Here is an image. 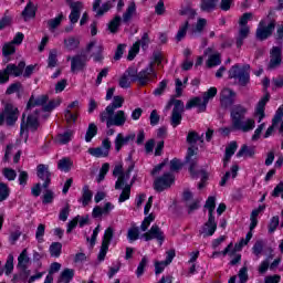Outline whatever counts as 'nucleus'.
Segmentation results:
<instances>
[{"label":"nucleus","mask_w":283,"mask_h":283,"mask_svg":"<svg viewBox=\"0 0 283 283\" xmlns=\"http://www.w3.org/2000/svg\"><path fill=\"white\" fill-rule=\"evenodd\" d=\"M247 112V107L242 105L233 106L230 113L231 127L221 128V133L224 134V136H229L231 132H242L243 134H248V132H253V129H255V119L247 118L244 120Z\"/></svg>","instance_id":"f257e3e1"},{"label":"nucleus","mask_w":283,"mask_h":283,"mask_svg":"<svg viewBox=\"0 0 283 283\" xmlns=\"http://www.w3.org/2000/svg\"><path fill=\"white\" fill-rule=\"evenodd\" d=\"M154 220H156V216L154 213H150L144 218L139 227L140 231L144 232V234H142V238H144L145 242L156 240L158 244L163 247V242H165V231H163V229L158 224L151 226V222H154Z\"/></svg>","instance_id":"f03ea898"},{"label":"nucleus","mask_w":283,"mask_h":283,"mask_svg":"<svg viewBox=\"0 0 283 283\" xmlns=\"http://www.w3.org/2000/svg\"><path fill=\"white\" fill-rule=\"evenodd\" d=\"M216 94H218V88L210 87L207 92L202 94V98L195 97L190 99L186 104V109L197 107L199 114L202 112H207V105H209V102L216 97Z\"/></svg>","instance_id":"7ed1b4c3"},{"label":"nucleus","mask_w":283,"mask_h":283,"mask_svg":"<svg viewBox=\"0 0 283 283\" xmlns=\"http://www.w3.org/2000/svg\"><path fill=\"white\" fill-rule=\"evenodd\" d=\"M101 123H106V127H124L127 123V113L125 111L111 112L108 114H99Z\"/></svg>","instance_id":"20e7f679"},{"label":"nucleus","mask_w":283,"mask_h":283,"mask_svg":"<svg viewBox=\"0 0 283 283\" xmlns=\"http://www.w3.org/2000/svg\"><path fill=\"white\" fill-rule=\"evenodd\" d=\"M251 66L249 64L240 67L239 65H234L229 71V78H237L239 84L244 86L249 85L251 81L250 71Z\"/></svg>","instance_id":"39448f33"},{"label":"nucleus","mask_w":283,"mask_h":283,"mask_svg":"<svg viewBox=\"0 0 283 283\" xmlns=\"http://www.w3.org/2000/svg\"><path fill=\"white\" fill-rule=\"evenodd\" d=\"M174 105L171 116H170V125L176 129L180 123H182V114H185V103L180 99H171L168 105L167 109Z\"/></svg>","instance_id":"423d86ee"},{"label":"nucleus","mask_w":283,"mask_h":283,"mask_svg":"<svg viewBox=\"0 0 283 283\" xmlns=\"http://www.w3.org/2000/svg\"><path fill=\"white\" fill-rule=\"evenodd\" d=\"M19 120V108L12 104H6L4 111L0 114V125L7 123L12 126Z\"/></svg>","instance_id":"0eeeda50"},{"label":"nucleus","mask_w":283,"mask_h":283,"mask_svg":"<svg viewBox=\"0 0 283 283\" xmlns=\"http://www.w3.org/2000/svg\"><path fill=\"white\" fill-rule=\"evenodd\" d=\"M156 71L154 70V64L150 63L146 69L142 70L139 73L135 71V81H138L139 85H147L151 83L153 78H156Z\"/></svg>","instance_id":"6e6552de"},{"label":"nucleus","mask_w":283,"mask_h":283,"mask_svg":"<svg viewBox=\"0 0 283 283\" xmlns=\"http://www.w3.org/2000/svg\"><path fill=\"white\" fill-rule=\"evenodd\" d=\"M129 174H132V167L128 168L127 171L123 170V165L118 164L115 166L113 170V176L117 177V181L115 182V189H123L125 187V182L129 180Z\"/></svg>","instance_id":"1a4fd4ad"},{"label":"nucleus","mask_w":283,"mask_h":283,"mask_svg":"<svg viewBox=\"0 0 283 283\" xmlns=\"http://www.w3.org/2000/svg\"><path fill=\"white\" fill-rule=\"evenodd\" d=\"M112 238H114V228L109 227L105 230L104 237L102 240V245L98 253L99 262L105 260V255H107V251H109V244L112 242Z\"/></svg>","instance_id":"9d476101"},{"label":"nucleus","mask_w":283,"mask_h":283,"mask_svg":"<svg viewBox=\"0 0 283 283\" xmlns=\"http://www.w3.org/2000/svg\"><path fill=\"white\" fill-rule=\"evenodd\" d=\"M66 61H71V72L73 74L83 72L87 66V57L85 55L77 54L74 56H67Z\"/></svg>","instance_id":"9b49d317"},{"label":"nucleus","mask_w":283,"mask_h":283,"mask_svg":"<svg viewBox=\"0 0 283 283\" xmlns=\"http://www.w3.org/2000/svg\"><path fill=\"white\" fill-rule=\"evenodd\" d=\"M274 30H275V22H271L266 27V22L264 20H261L259 23V28L256 29V39H259V41H264L269 39L271 34H273Z\"/></svg>","instance_id":"f8f14e48"},{"label":"nucleus","mask_w":283,"mask_h":283,"mask_svg":"<svg viewBox=\"0 0 283 283\" xmlns=\"http://www.w3.org/2000/svg\"><path fill=\"white\" fill-rule=\"evenodd\" d=\"M136 140V134L129 133L127 135L119 133L116 135L114 145H115V151H120L125 145H129L130 143H134Z\"/></svg>","instance_id":"ddd939ff"},{"label":"nucleus","mask_w":283,"mask_h":283,"mask_svg":"<svg viewBox=\"0 0 283 283\" xmlns=\"http://www.w3.org/2000/svg\"><path fill=\"white\" fill-rule=\"evenodd\" d=\"M86 51L91 53L95 63L103 61V44L97 41H92L87 44Z\"/></svg>","instance_id":"4468645a"},{"label":"nucleus","mask_w":283,"mask_h":283,"mask_svg":"<svg viewBox=\"0 0 283 283\" xmlns=\"http://www.w3.org/2000/svg\"><path fill=\"white\" fill-rule=\"evenodd\" d=\"M69 8L71 9L69 19L71 24L74 25V23H78V20L81 19V12H83L84 4L82 1L69 2Z\"/></svg>","instance_id":"2eb2a0df"},{"label":"nucleus","mask_w":283,"mask_h":283,"mask_svg":"<svg viewBox=\"0 0 283 283\" xmlns=\"http://www.w3.org/2000/svg\"><path fill=\"white\" fill-rule=\"evenodd\" d=\"M134 82H136V69H128L119 78V87L127 90Z\"/></svg>","instance_id":"dca6fc26"},{"label":"nucleus","mask_w":283,"mask_h":283,"mask_svg":"<svg viewBox=\"0 0 283 283\" xmlns=\"http://www.w3.org/2000/svg\"><path fill=\"white\" fill-rule=\"evenodd\" d=\"M216 229H218L216 217H208V221L200 230V235H202V238H210L211 235H213V233H216Z\"/></svg>","instance_id":"f3484780"},{"label":"nucleus","mask_w":283,"mask_h":283,"mask_svg":"<svg viewBox=\"0 0 283 283\" xmlns=\"http://www.w3.org/2000/svg\"><path fill=\"white\" fill-rule=\"evenodd\" d=\"M220 103L223 107H231L235 103V92L231 88H223L220 93Z\"/></svg>","instance_id":"a211bd4d"},{"label":"nucleus","mask_w":283,"mask_h":283,"mask_svg":"<svg viewBox=\"0 0 283 283\" xmlns=\"http://www.w3.org/2000/svg\"><path fill=\"white\" fill-rule=\"evenodd\" d=\"M205 56H208L206 62L207 67H218L222 63V59L218 52H213V49L208 48L203 52Z\"/></svg>","instance_id":"6ab92c4d"},{"label":"nucleus","mask_w":283,"mask_h":283,"mask_svg":"<svg viewBox=\"0 0 283 283\" xmlns=\"http://www.w3.org/2000/svg\"><path fill=\"white\" fill-rule=\"evenodd\" d=\"M271 98V95L265 94L258 103L254 112V116L258 120V123H262L264 120V117L266 114L264 113V109L266 107V103H269V99Z\"/></svg>","instance_id":"aec40b11"},{"label":"nucleus","mask_w":283,"mask_h":283,"mask_svg":"<svg viewBox=\"0 0 283 283\" xmlns=\"http://www.w3.org/2000/svg\"><path fill=\"white\" fill-rule=\"evenodd\" d=\"M39 128V115H29L25 122V115H22L21 132L24 129H31L36 132Z\"/></svg>","instance_id":"412c9836"},{"label":"nucleus","mask_w":283,"mask_h":283,"mask_svg":"<svg viewBox=\"0 0 283 283\" xmlns=\"http://www.w3.org/2000/svg\"><path fill=\"white\" fill-rule=\"evenodd\" d=\"M174 184V176L171 174H165L163 177L155 180V189L156 191H165V189H169Z\"/></svg>","instance_id":"4be33fe9"},{"label":"nucleus","mask_w":283,"mask_h":283,"mask_svg":"<svg viewBox=\"0 0 283 283\" xmlns=\"http://www.w3.org/2000/svg\"><path fill=\"white\" fill-rule=\"evenodd\" d=\"M281 64H282V49L274 46L272 48V51H271L269 69L275 70V67H280Z\"/></svg>","instance_id":"5701e85b"},{"label":"nucleus","mask_w":283,"mask_h":283,"mask_svg":"<svg viewBox=\"0 0 283 283\" xmlns=\"http://www.w3.org/2000/svg\"><path fill=\"white\" fill-rule=\"evenodd\" d=\"M102 1L103 0L93 1V12L95 13V17H103V14L112 10V2L107 1L101 6Z\"/></svg>","instance_id":"b1692460"},{"label":"nucleus","mask_w":283,"mask_h":283,"mask_svg":"<svg viewBox=\"0 0 283 283\" xmlns=\"http://www.w3.org/2000/svg\"><path fill=\"white\" fill-rule=\"evenodd\" d=\"M23 70H25V62H19V64H8L4 69L7 76H15L19 77L23 74Z\"/></svg>","instance_id":"393cba45"},{"label":"nucleus","mask_w":283,"mask_h":283,"mask_svg":"<svg viewBox=\"0 0 283 283\" xmlns=\"http://www.w3.org/2000/svg\"><path fill=\"white\" fill-rule=\"evenodd\" d=\"M282 117H283V105H281L273 119H272V125L266 129L265 134H264V138H269L270 136H272L275 127H277V124L282 120Z\"/></svg>","instance_id":"a878e982"},{"label":"nucleus","mask_w":283,"mask_h":283,"mask_svg":"<svg viewBox=\"0 0 283 283\" xmlns=\"http://www.w3.org/2000/svg\"><path fill=\"white\" fill-rule=\"evenodd\" d=\"M38 177L40 178V180H44L43 188L48 189L51 182L50 170H48V166L43 164H40L38 166Z\"/></svg>","instance_id":"bb28decb"},{"label":"nucleus","mask_w":283,"mask_h":283,"mask_svg":"<svg viewBox=\"0 0 283 283\" xmlns=\"http://www.w3.org/2000/svg\"><path fill=\"white\" fill-rule=\"evenodd\" d=\"M124 103L125 98L123 96H114L113 102L102 113L109 114L111 112H116V109H120V107H123Z\"/></svg>","instance_id":"cd10ccee"},{"label":"nucleus","mask_w":283,"mask_h":283,"mask_svg":"<svg viewBox=\"0 0 283 283\" xmlns=\"http://www.w3.org/2000/svg\"><path fill=\"white\" fill-rule=\"evenodd\" d=\"M31 263L32 261L28 255V249L22 250V252L18 256V269H20V271H25Z\"/></svg>","instance_id":"c85d7f7f"},{"label":"nucleus","mask_w":283,"mask_h":283,"mask_svg":"<svg viewBox=\"0 0 283 283\" xmlns=\"http://www.w3.org/2000/svg\"><path fill=\"white\" fill-rule=\"evenodd\" d=\"M49 99L50 97H48V95H40L38 98H34V96H31L27 105V109H32V107H39V106L45 107V103H48Z\"/></svg>","instance_id":"c756f323"},{"label":"nucleus","mask_w":283,"mask_h":283,"mask_svg":"<svg viewBox=\"0 0 283 283\" xmlns=\"http://www.w3.org/2000/svg\"><path fill=\"white\" fill-rule=\"evenodd\" d=\"M238 149V143L237 142H231L227 148H226V155L223 158V167H227L231 160V156H233V154H235Z\"/></svg>","instance_id":"7c9ffc66"},{"label":"nucleus","mask_w":283,"mask_h":283,"mask_svg":"<svg viewBox=\"0 0 283 283\" xmlns=\"http://www.w3.org/2000/svg\"><path fill=\"white\" fill-rule=\"evenodd\" d=\"M205 25H207V19L205 18H199L197 21V24L195 29H192L189 34L191 39L198 38L199 34H202V31L205 30Z\"/></svg>","instance_id":"2f4dec72"},{"label":"nucleus","mask_w":283,"mask_h":283,"mask_svg":"<svg viewBox=\"0 0 283 283\" xmlns=\"http://www.w3.org/2000/svg\"><path fill=\"white\" fill-rule=\"evenodd\" d=\"M22 17L24 21H30V19H34L36 17V6H34V3L32 2H29L22 11Z\"/></svg>","instance_id":"473e14b6"},{"label":"nucleus","mask_w":283,"mask_h":283,"mask_svg":"<svg viewBox=\"0 0 283 283\" xmlns=\"http://www.w3.org/2000/svg\"><path fill=\"white\" fill-rule=\"evenodd\" d=\"M78 45H81L78 38L70 36L64 39V49H66L67 52H74V50H78Z\"/></svg>","instance_id":"72a5a7b5"},{"label":"nucleus","mask_w":283,"mask_h":283,"mask_svg":"<svg viewBox=\"0 0 283 283\" xmlns=\"http://www.w3.org/2000/svg\"><path fill=\"white\" fill-rule=\"evenodd\" d=\"M255 156V147L243 145L237 153L238 158H253Z\"/></svg>","instance_id":"f704fd0d"},{"label":"nucleus","mask_w":283,"mask_h":283,"mask_svg":"<svg viewBox=\"0 0 283 283\" xmlns=\"http://www.w3.org/2000/svg\"><path fill=\"white\" fill-rule=\"evenodd\" d=\"M197 151H198V148H196V147H189L188 148V151H187V156H186V160H187V163H189V165H190V168H189V171H190V174L193 176V169H195V167H196V160H193L192 158H193V156H196V154H197Z\"/></svg>","instance_id":"c9c22d12"},{"label":"nucleus","mask_w":283,"mask_h":283,"mask_svg":"<svg viewBox=\"0 0 283 283\" xmlns=\"http://www.w3.org/2000/svg\"><path fill=\"white\" fill-rule=\"evenodd\" d=\"M251 29L249 27H240L239 33L237 35V48L244 45V39L249 36Z\"/></svg>","instance_id":"e433bc0d"},{"label":"nucleus","mask_w":283,"mask_h":283,"mask_svg":"<svg viewBox=\"0 0 283 283\" xmlns=\"http://www.w3.org/2000/svg\"><path fill=\"white\" fill-rule=\"evenodd\" d=\"M94 193H92V190H90V186H84L82 190V198L80 199V202H82L83 207H87L90 202H92Z\"/></svg>","instance_id":"4c0bfd02"},{"label":"nucleus","mask_w":283,"mask_h":283,"mask_svg":"<svg viewBox=\"0 0 283 283\" xmlns=\"http://www.w3.org/2000/svg\"><path fill=\"white\" fill-rule=\"evenodd\" d=\"M74 280V270L64 269L60 275L59 283H71Z\"/></svg>","instance_id":"58836bf2"},{"label":"nucleus","mask_w":283,"mask_h":283,"mask_svg":"<svg viewBox=\"0 0 283 283\" xmlns=\"http://www.w3.org/2000/svg\"><path fill=\"white\" fill-rule=\"evenodd\" d=\"M240 170V167L238 165H233L231 167V172L227 171L226 175L222 177L221 181H220V186L224 187V185H227V182L229 181V178H235L238 176V171Z\"/></svg>","instance_id":"ea45409f"},{"label":"nucleus","mask_w":283,"mask_h":283,"mask_svg":"<svg viewBox=\"0 0 283 283\" xmlns=\"http://www.w3.org/2000/svg\"><path fill=\"white\" fill-rule=\"evenodd\" d=\"M63 19H64V17L61 13L56 18L48 20L46 25H48L50 32H54V30H56V28H59V25H61Z\"/></svg>","instance_id":"a19ab883"},{"label":"nucleus","mask_w":283,"mask_h":283,"mask_svg":"<svg viewBox=\"0 0 283 283\" xmlns=\"http://www.w3.org/2000/svg\"><path fill=\"white\" fill-rule=\"evenodd\" d=\"M218 6V0H202L200 8L203 12H213Z\"/></svg>","instance_id":"79ce46f5"},{"label":"nucleus","mask_w":283,"mask_h":283,"mask_svg":"<svg viewBox=\"0 0 283 283\" xmlns=\"http://www.w3.org/2000/svg\"><path fill=\"white\" fill-rule=\"evenodd\" d=\"M189 30V21H186L185 23H182L179 27V30L176 34V41L177 43H180V41H182V39H185V36H187V31Z\"/></svg>","instance_id":"37998d69"},{"label":"nucleus","mask_w":283,"mask_h":283,"mask_svg":"<svg viewBox=\"0 0 283 283\" xmlns=\"http://www.w3.org/2000/svg\"><path fill=\"white\" fill-rule=\"evenodd\" d=\"M88 154L95 158H107L109 154L103 147L88 148Z\"/></svg>","instance_id":"c03bdc74"},{"label":"nucleus","mask_w":283,"mask_h":283,"mask_svg":"<svg viewBox=\"0 0 283 283\" xmlns=\"http://www.w3.org/2000/svg\"><path fill=\"white\" fill-rule=\"evenodd\" d=\"M136 13V3L130 2L127 7L126 12L123 14V21L124 23H127V21L132 20V17Z\"/></svg>","instance_id":"a18cd8bd"},{"label":"nucleus","mask_w":283,"mask_h":283,"mask_svg":"<svg viewBox=\"0 0 283 283\" xmlns=\"http://www.w3.org/2000/svg\"><path fill=\"white\" fill-rule=\"evenodd\" d=\"M96 134H98V127H96V124L91 123L85 135L86 143H92V138H94Z\"/></svg>","instance_id":"49530a36"},{"label":"nucleus","mask_w":283,"mask_h":283,"mask_svg":"<svg viewBox=\"0 0 283 283\" xmlns=\"http://www.w3.org/2000/svg\"><path fill=\"white\" fill-rule=\"evenodd\" d=\"M72 159L70 158H62L59 160L57 163V168L61 170V171H70V169H72Z\"/></svg>","instance_id":"de8ad7c7"},{"label":"nucleus","mask_w":283,"mask_h":283,"mask_svg":"<svg viewBox=\"0 0 283 283\" xmlns=\"http://www.w3.org/2000/svg\"><path fill=\"white\" fill-rule=\"evenodd\" d=\"M62 249H63V244H61V242H53L49 249L51 256L59 258L61 255Z\"/></svg>","instance_id":"09e8293b"},{"label":"nucleus","mask_w":283,"mask_h":283,"mask_svg":"<svg viewBox=\"0 0 283 283\" xmlns=\"http://www.w3.org/2000/svg\"><path fill=\"white\" fill-rule=\"evenodd\" d=\"M202 136H205V135L199 136L198 133L192 130V132L188 133L187 143H189V145H196L198 143V140H200V143H203L205 139H202Z\"/></svg>","instance_id":"8fccbe9b"},{"label":"nucleus","mask_w":283,"mask_h":283,"mask_svg":"<svg viewBox=\"0 0 283 283\" xmlns=\"http://www.w3.org/2000/svg\"><path fill=\"white\" fill-rule=\"evenodd\" d=\"M147 264H149V259L147 256H143L136 270L137 277H142V275L145 273V269L147 268Z\"/></svg>","instance_id":"3c124183"},{"label":"nucleus","mask_w":283,"mask_h":283,"mask_svg":"<svg viewBox=\"0 0 283 283\" xmlns=\"http://www.w3.org/2000/svg\"><path fill=\"white\" fill-rule=\"evenodd\" d=\"M10 197V187L6 185L4 182H0V202H3V200H8Z\"/></svg>","instance_id":"603ef678"},{"label":"nucleus","mask_w":283,"mask_h":283,"mask_svg":"<svg viewBox=\"0 0 283 283\" xmlns=\"http://www.w3.org/2000/svg\"><path fill=\"white\" fill-rule=\"evenodd\" d=\"M120 27V17L116 15L109 23H108V30L113 34H116L118 32V28Z\"/></svg>","instance_id":"864d4df0"},{"label":"nucleus","mask_w":283,"mask_h":283,"mask_svg":"<svg viewBox=\"0 0 283 283\" xmlns=\"http://www.w3.org/2000/svg\"><path fill=\"white\" fill-rule=\"evenodd\" d=\"M72 140V132H66V133H63V134H60L57 135L56 137V142L60 144V145H67V143Z\"/></svg>","instance_id":"5fc2aeb1"},{"label":"nucleus","mask_w":283,"mask_h":283,"mask_svg":"<svg viewBox=\"0 0 283 283\" xmlns=\"http://www.w3.org/2000/svg\"><path fill=\"white\" fill-rule=\"evenodd\" d=\"M205 207L208 209L209 217H213V211H216V197H209Z\"/></svg>","instance_id":"6e6d98bb"},{"label":"nucleus","mask_w":283,"mask_h":283,"mask_svg":"<svg viewBox=\"0 0 283 283\" xmlns=\"http://www.w3.org/2000/svg\"><path fill=\"white\" fill-rule=\"evenodd\" d=\"M252 20H253V13H251V12L243 13L241 15V18L239 19V25L241 28H249V25H247V23H249V21H252Z\"/></svg>","instance_id":"4d7b16f0"},{"label":"nucleus","mask_w":283,"mask_h":283,"mask_svg":"<svg viewBox=\"0 0 283 283\" xmlns=\"http://www.w3.org/2000/svg\"><path fill=\"white\" fill-rule=\"evenodd\" d=\"M130 193H132V186L126 185L118 198V202H125V200H129Z\"/></svg>","instance_id":"13d9d810"},{"label":"nucleus","mask_w":283,"mask_h":283,"mask_svg":"<svg viewBox=\"0 0 283 283\" xmlns=\"http://www.w3.org/2000/svg\"><path fill=\"white\" fill-rule=\"evenodd\" d=\"M4 269H6V275H10V273L14 271V256L12 254H9Z\"/></svg>","instance_id":"bf43d9fd"},{"label":"nucleus","mask_w":283,"mask_h":283,"mask_svg":"<svg viewBox=\"0 0 283 283\" xmlns=\"http://www.w3.org/2000/svg\"><path fill=\"white\" fill-rule=\"evenodd\" d=\"M239 283H247L249 282V269L243 266L239 271Z\"/></svg>","instance_id":"052dcab7"},{"label":"nucleus","mask_w":283,"mask_h":283,"mask_svg":"<svg viewBox=\"0 0 283 283\" xmlns=\"http://www.w3.org/2000/svg\"><path fill=\"white\" fill-rule=\"evenodd\" d=\"M139 235H140V232L138 231V228L128 229L127 239L129 240V242H136Z\"/></svg>","instance_id":"680f3d73"},{"label":"nucleus","mask_w":283,"mask_h":283,"mask_svg":"<svg viewBox=\"0 0 283 283\" xmlns=\"http://www.w3.org/2000/svg\"><path fill=\"white\" fill-rule=\"evenodd\" d=\"M14 52H15V48L12 42L6 43L2 48V54L4 56H10V55L14 54Z\"/></svg>","instance_id":"e2e57ef3"},{"label":"nucleus","mask_w":283,"mask_h":283,"mask_svg":"<svg viewBox=\"0 0 283 283\" xmlns=\"http://www.w3.org/2000/svg\"><path fill=\"white\" fill-rule=\"evenodd\" d=\"M43 235H45V224L40 223L35 231V239L39 243L43 242Z\"/></svg>","instance_id":"0e129e2a"},{"label":"nucleus","mask_w":283,"mask_h":283,"mask_svg":"<svg viewBox=\"0 0 283 283\" xmlns=\"http://www.w3.org/2000/svg\"><path fill=\"white\" fill-rule=\"evenodd\" d=\"M269 269H271V263L269 262V260L262 261L258 268L259 275H265Z\"/></svg>","instance_id":"69168bd1"},{"label":"nucleus","mask_w":283,"mask_h":283,"mask_svg":"<svg viewBox=\"0 0 283 283\" xmlns=\"http://www.w3.org/2000/svg\"><path fill=\"white\" fill-rule=\"evenodd\" d=\"M59 105H61V99H53L44 105L43 109L44 112H52V109H55V107H59Z\"/></svg>","instance_id":"338daca9"},{"label":"nucleus","mask_w":283,"mask_h":283,"mask_svg":"<svg viewBox=\"0 0 283 283\" xmlns=\"http://www.w3.org/2000/svg\"><path fill=\"white\" fill-rule=\"evenodd\" d=\"M56 63H59L56 51H51L48 59V65L49 67H56Z\"/></svg>","instance_id":"774afa93"}]
</instances>
